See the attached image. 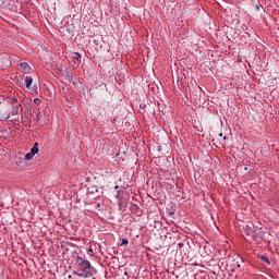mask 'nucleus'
<instances>
[{"mask_svg": "<svg viewBox=\"0 0 279 279\" xmlns=\"http://www.w3.org/2000/svg\"><path fill=\"white\" fill-rule=\"evenodd\" d=\"M95 251L93 250V246H89L87 250V254H93Z\"/></svg>", "mask_w": 279, "mask_h": 279, "instance_id": "a211bd4d", "label": "nucleus"}, {"mask_svg": "<svg viewBox=\"0 0 279 279\" xmlns=\"http://www.w3.org/2000/svg\"><path fill=\"white\" fill-rule=\"evenodd\" d=\"M34 104H36V106H40V104H43V100H40V98H35Z\"/></svg>", "mask_w": 279, "mask_h": 279, "instance_id": "2eb2a0df", "label": "nucleus"}, {"mask_svg": "<svg viewBox=\"0 0 279 279\" xmlns=\"http://www.w3.org/2000/svg\"><path fill=\"white\" fill-rule=\"evenodd\" d=\"M219 136H223V133H220Z\"/></svg>", "mask_w": 279, "mask_h": 279, "instance_id": "b1692460", "label": "nucleus"}, {"mask_svg": "<svg viewBox=\"0 0 279 279\" xmlns=\"http://www.w3.org/2000/svg\"><path fill=\"white\" fill-rule=\"evenodd\" d=\"M168 216L174 218L175 217V211H169Z\"/></svg>", "mask_w": 279, "mask_h": 279, "instance_id": "6ab92c4d", "label": "nucleus"}, {"mask_svg": "<svg viewBox=\"0 0 279 279\" xmlns=\"http://www.w3.org/2000/svg\"><path fill=\"white\" fill-rule=\"evenodd\" d=\"M9 104H11L12 106H16V104H19V98H16L15 96H13L10 100Z\"/></svg>", "mask_w": 279, "mask_h": 279, "instance_id": "ddd939ff", "label": "nucleus"}, {"mask_svg": "<svg viewBox=\"0 0 279 279\" xmlns=\"http://www.w3.org/2000/svg\"><path fill=\"white\" fill-rule=\"evenodd\" d=\"M72 58L73 60H77V62L82 61V54L80 52H73Z\"/></svg>", "mask_w": 279, "mask_h": 279, "instance_id": "9b49d317", "label": "nucleus"}, {"mask_svg": "<svg viewBox=\"0 0 279 279\" xmlns=\"http://www.w3.org/2000/svg\"><path fill=\"white\" fill-rule=\"evenodd\" d=\"M128 243H129V241H128V239H122V242H121V246H123V245H128Z\"/></svg>", "mask_w": 279, "mask_h": 279, "instance_id": "f3484780", "label": "nucleus"}, {"mask_svg": "<svg viewBox=\"0 0 279 279\" xmlns=\"http://www.w3.org/2000/svg\"><path fill=\"white\" fill-rule=\"evenodd\" d=\"M23 82H24L23 76H20V77L17 78V83L20 84V86H23Z\"/></svg>", "mask_w": 279, "mask_h": 279, "instance_id": "dca6fc26", "label": "nucleus"}, {"mask_svg": "<svg viewBox=\"0 0 279 279\" xmlns=\"http://www.w3.org/2000/svg\"><path fill=\"white\" fill-rule=\"evenodd\" d=\"M81 263H78V269L81 272L75 271L74 275L78 276V278H93V276H97V268H95L88 259H83L82 257H77Z\"/></svg>", "mask_w": 279, "mask_h": 279, "instance_id": "f257e3e1", "label": "nucleus"}, {"mask_svg": "<svg viewBox=\"0 0 279 279\" xmlns=\"http://www.w3.org/2000/svg\"><path fill=\"white\" fill-rule=\"evenodd\" d=\"M119 208L120 210H125L128 208V199L124 197L119 198Z\"/></svg>", "mask_w": 279, "mask_h": 279, "instance_id": "6e6552de", "label": "nucleus"}, {"mask_svg": "<svg viewBox=\"0 0 279 279\" xmlns=\"http://www.w3.org/2000/svg\"><path fill=\"white\" fill-rule=\"evenodd\" d=\"M97 206H98V207H100V206H101V204L97 203Z\"/></svg>", "mask_w": 279, "mask_h": 279, "instance_id": "5701e85b", "label": "nucleus"}, {"mask_svg": "<svg viewBox=\"0 0 279 279\" xmlns=\"http://www.w3.org/2000/svg\"><path fill=\"white\" fill-rule=\"evenodd\" d=\"M85 182H90V178L87 177L86 180H85Z\"/></svg>", "mask_w": 279, "mask_h": 279, "instance_id": "4be33fe9", "label": "nucleus"}, {"mask_svg": "<svg viewBox=\"0 0 279 279\" xmlns=\"http://www.w3.org/2000/svg\"><path fill=\"white\" fill-rule=\"evenodd\" d=\"M260 260H263L264 263H266V265H271V260L268 259L267 256L265 255H259Z\"/></svg>", "mask_w": 279, "mask_h": 279, "instance_id": "f8f14e48", "label": "nucleus"}, {"mask_svg": "<svg viewBox=\"0 0 279 279\" xmlns=\"http://www.w3.org/2000/svg\"><path fill=\"white\" fill-rule=\"evenodd\" d=\"M253 238H254V233H253Z\"/></svg>", "mask_w": 279, "mask_h": 279, "instance_id": "bb28decb", "label": "nucleus"}, {"mask_svg": "<svg viewBox=\"0 0 279 279\" xmlns=\"http://www.w3.org/2000/svg\"><path fill=\"white\" fill-rule=\"evenodd\" d=\"M87 193H90L92 195H95V193H99V187L97 185H89L87 187Z\"/></svg>", "mask_w": 279, "mask_h": 279, "instance_id": "1a4fd4ad", "label": "nucleus"}, {"mask_svg": "<svg viewBox=\"0 0 279 279\" xmlns=\"http://www.w3.org/2000/svg\"><path fill=\"white\" fill-rule=\"evenodd\" d=\"M39 149H38V142H36L34 144V146L31 148V153L33 156H35L36 154H38Z\"/></svg>", "mask_w": 279, "mask_h": 279, "instance_id": "9d476101", "label": "nucleus"}, {"mask_svg": "<svg viewBox=\"0 0 279 279\" xmlns=\"http://www.w3.org/2000/svg\"><path fill=\"white\" fill-rule=\"evenodd\" d=\"M114 189H119V185H116Z\"/></svg>", "mask_w": 279, "mask_h": 279, "instance_id": "393cba45", "label": "nucleus"}, {"mask_svg": "<svg viewBox=\"0 0 279 279\" xmlns=\"http://www.w3.org/2000/svg\"><path fill=\"white\" fill-rule=\"evenodd\" d=\"M24 84H25V88L29 90L31 95H38V90H39L38 86L35 84L32 88V84H34V78L32 76H25Z\"/></svg>", "mask_w": 279, "mask_h": 279, "instance_id": "f03ea898", "label": "nucleus"}, {"mask_svg": "<svg viewBox=\"0 0 279 279\" xmlns=\"http://www.w3.org/2000/svg\"><path fill=\"white\" fill-rule=\"evenodd\" d=\"M140 108H141L142 110H145V108H147V105L141 104V105H140Z\"/></svg>", "mask_w": 279, "mask_h": 279, "instance_id": "aec40b11", "label": "nucleus"}, {"mask_svg": "<svg viewBox=\"0 0 279 279\" xmlns=\"http://www.w3.org/2000/svg\"><path fill=\"white\" fill-rule=\"evenodd\" d=\"M12 65V61L10 60V57H1L0 59V69L3 71L8 69V66Z\"/></svg>", "mask_w": 279, "mask_h": 279, "instance_id": "423d86ee", "label": "nucleus"}, {"mask_svg": "<svg viewBox=\"0 0 279 279\" xmlns=\"http://www.w3.org/2000/svg\"><path fill=\"white\" fill-rule=\"evenodd\" d=\"M260 8H263V5H260V3H258V4L256 5V10L258 11V10H260Z\"/></svg>", "mask_w": 279, "mask_h": 279, "instance_id": "412c9836", "label": "nucleus"}, {"mask_svg": "<svg viewBox=\"0 0 279 279\" xmlns=\"http://www.w3.org/2000/svg\"><path fill=\"white\" fill-rule=\"evenodd\" d=\"M10 119V104L0 106V121H8Z\"/></svg>", "mask_w": 279, "mask_h": 279, "instance_id": "20e7f679", "label": "nucleus"}, {"mask_svg": "<svg viewBox=\"0 0 279 279\" xmlns=\"http://www.w3.org/2000/svg\"><path fill=\"white\" fill-rule=\"evenodd\" d=\"M20 70L22 71V73H29V71H32V66H29V63L27 62H22L20 63Z\"/></svg>", "mask_w": 279, "mask_h": 279, "instance_id": "0eeeda50", "label": "nucleus"}, {"mask_svg": "<svg viewBox=\"0 0 279 279\" xmlns=\"http://www.w3.org/2000/svg\"><path fill=\"white\" fill-rule=\"evenodd\" d=\"M23 114V106L21 104L13 105L10 110V117H19Z\"/></svg>", "mask_w": 279, "mask_h": 279, "instance_id": "39448f33", "label": "nucleus"}, {"mask_svg": "<svg viewBox=\"0 0 279 279\" xmlns=\"http://www.w3.org/2000/svg\"><path fill=\"white\" fill-rule=\"evenodd\" d=\"M179 246L182 247V243H179Z\"/></svg>", "mask_w": 279, "mask_h": 279, "instance_id": "a878e982", "label": "nucleus"}, {"mask_svg": "<svg viewBox=\"0 0 279 279\" xmlns=\"http://www.w3.org/2000/svg\"><path fill=\"white\" fill-rule=\"evenodd\" d=\"M228 263L232 269L243 270V257L236 256L235 258H229Z\"/></svg>", "mask_w": 279, "mask_h": 279, "instance_id": "7ed1b4c3", "label": "nucleus"}, {"mask_svg": "<svg viewBox=\"0 0 279 279\" xmlns=\"http://www.w3.org/2000/svg\"><path fill=\"white\" fill-rule=\"evenodd\" d=\"M34 158V155L29 151L25 155L26 160H32Z\"/></svg>", "mask_w": 279, "mask_h": 279, "instance_id": "4468645a", "label": "nucleus"}]
</instances>
